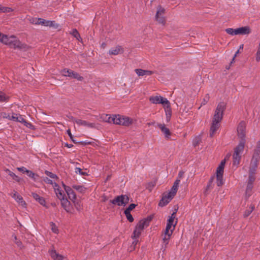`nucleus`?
Segmentation results:
<instances>
[{"label": "nucleus", "instance_id": "6e6d98bb", "mask_svg": "<svg viewBox=\"0 0 260 260\" xmlns=\"http://www.w3.org/2000/svg\"><path fill=\"white\" fill-rule=\"evenodd\" d=\"M183 176H184V172L180 171L179 172V173H178V177H177V179H180V182L181 181V179L183 177Z\"/></svg>", "mask_w": 260, "mask_h": 260}, {"label": "nucleus", "instance_id": "ea45409f", "mask_svg": "<svg viewBox=\"0 0 260 260\" xmlns=\"http://www.w3.org/2000/svg\"><path fill=\"white\" fill-rule=\"evenodd\" d=\"M225 31L227 34H228L230 35H232V36L237 35L236 28L233 29L232 28H228L225 29Z\"/></svg>", "mask_w": 260, "mask_h": 260}, {"label": "nucleus", "instance_id": "4c0bfd02", "mask_svg": "<svg viewBox=\"0 0 260 260\" xmlns=\"http://www.w3.org/2000/svg\"><path fill=\"white\" fill-rule=\"evenodd\" d=\"M43 180L44 182H45L47 184H51L52 185V186L53 187V185H54V184H57L55 181L54 180L47 177H44L43 179Z\"/></svg>", "mask_w": 260, "mask_h": 260}, {"label": "nucleus", "instance_id": "e433bc0d", "mask_svg": "<svg viewBox=\"0 0 260 260\" xmlns=\"http://www.w3.org/2000/svg\"><path fill=\"white\" fill-rule=\"evenodd\" d=\"M51 230L54 233L57 234L59 233L58 227L54 223L51 222L50 223Z\"/></svg>", "mask_w": 260, "mask_h": 260}, {"label": "nucleus", "instance_id": "bf43d9fd", "mask_svg": "<svg viewBox=\"0 0 260 260\" xmlns=\"http://www.w3.org/2000/svg\"><path fill=\"white\" fill-rule=\"evenodd\" d=\"M256 60L257 61L260 60V50H258L256 53Z\"/></svg>", "mask_w": 260, "mask_h": 260}, {"label": "nucleus", "instance_id": "e2e57ef3", "mask_svg": "<svg viewBox=\"0 0 260 260\" xmlns=\"http://www.w3.org/2000/svg\"><path fill=\"white\" fill-rule=\"evenodd\" d=\"M67 134H68L69 136L70 137V139H71L72 141H73V136H72V133H71V132L70 129H68L67 130Z\"/></svg>", "mask_w": 260, "mask_h": 260}, {"label": "nucleus", "instance_id": "4d7b16f0", "mask_svg": "<svg viewBox=\"0 0 260 260\" xmlns=\"http://www.w3.org/2000/svg\"><path fill=\"white\" fill-rule=\"evenodd\" d=\"M74 203L75 207L77 209V210H80L81 209V205L80 203H79L78 202L75 203V202Z\"/></svg>", "mask_w": 260, "mask_h": 260}, {"label": "nucleus", "instance_id": "412c9836", "mask_svg": "<svg viewBox=\"0 0 260 260\" xmlns=\"http://www.w3.org/2000/svg\"><path fill=\"white\" fill-rule=\"evenodd\" d=\"M157 126L160 129L161 132L165 135L167 139H169L171 136V132L164 124L158 123Z\"/></svg>", "mask_w": 260, "mask_h": 260}, {"label": "nucleus", "instance_id": "7ed1b4c3", "mask_svg": "<svg viewBox=\"0 0 260 260\" xmlns=\"http://www.w3.org/2000/svg\"><path fill=\"white\" fill-rule=\"evenodd\" d=\"M176 212H174L171 214V216L169 217V218L167 220L166 229L162 235L163 245L165 246V248L167 247V245L169 242V240L177 223V219L176 218Z\"/></svg>", "mask_w": 260, "mask_h": 260}, {"label": "nucleus", "instance_id": "7c9ffc66", "mask_svg": "<svg viewBox=\"0 0 260 260\" xmlns=\"http://www.w3.org/2000/svg\"><path fill=\"white\" fill-rule=\"evenodd\" d=\"M73 188L81 193H84L86 190V188L83 185H73Z\"/></svg>", "mask_w": 260, "mask_h": 260}, {"label": "nucleus", "instance_id": "a211bd4d", "mask_svg": "<svg viewBox=\"0 0 260 260\" xmlns=\"http://www.w3.org/2000/svg\"><path fill=\"white\" fill-rule=\"evenodd\" d=\"M251 30L249 26H246L236 28L237 35H245L250 34Z\"/></svg>", "mask_w": 260, "mask_h": 260}, {"label": "nucleus", "instance_id": "9b49d317", "mask_svg": "<svg viewBox=\"0 0 260 260\" xmlns=\"http://www.w3.org/2000/svg\"><path fill=\"white\" fill-rule=\"evenodd\" d=\"M149 101L153 104H161L162 106L168 104L169 102L166 98H164L160 95L151 96L149 99Z\"/></svg>", "mask_w": 260, "mask_h": 260}, {"label": "nucleus", "instance_id": "aec40b11", "mask_svg": "<svg viewBox=\"0 0 260 260\" xmlns=\"http://www.w3.org/2000/svg\"><path fill=\"white\" fill-rule=\"evenodd\" d=\"M53 188L58 199H62L63 197H65L64 191L59 187L57 184H54V185H53Z\"/></svg>", "mask_w": 260, "mask_h": 260}, {"label": "nucleus", "instance_id": "680f3d73", "mask_svg": "<svg viewBox=\"0 0 260 260\" xmlns=\"http://www.w3.org/2000/svg\"><path fill=\"white\" fill-rule=\"evenodd\" d=\"M134 239V240L133 242L132 246L134 247V249L135 247L136 246V245L137 244V243L138 242V240L137 239V238Z\"/></svg>", "mask_w": 260, "mask_h": 260}, {"label": "nucleus", "instance_id": "603ef678", "mask_svg": "<svg viewBox=\"0 0 260 260\" xmlns=\"http://www.w3.org/2000/svg\"><path fill=\"white\" fill-rule=\"evenodd\" d=\"M26 174L30 178L34 179V180H35V176H36V175L35 173H34L32 171H29V170H27V172H26Z\"/></svg>", "mask_w": 260, "mask_h": 260}, {"label": "nucleus", "instance_id": "052dcab7", "mask_svg": "<svg viewBox=\"0 0 260 260\" xmlns=\"http://www.w3.org/2000/svg\"><path fill=\"white\" fill-rule=\"evenodd\" d=\"M200 141V138H197L193 141V145L194 146H196L199 143V142Z\"/></svg>", "mask_w": 260, "mask_h": 260}, {"label": "nucleus", "instance_id": "423d86ee", "mask_svg": "<svg viewBox=\"0 0 260 260\" xmlns=\"http://www.w3.org/2000/svg\"><path fill=\"white\" fill-rule=\"evenodd\" d=\"M260 159V148H257L254 149L252 157L251 160L249 170L251 172L255 171L258 163Z\"/></svg>", "mask_w": 260, "mask_h": 260}, {"label": "nucleus", "instance_id": "09e8293b", "mask_svg": "<svg viewBox=\"0 0 260 260\" xmlns=\"http://www.w3.org/2000/svg\"><path fill=\"white\" fill-rule=\"evenodd\" d=\"M124 214L126 217L127 219L129 222H133L134 221V218L132 215H131V213L124 212Z\"/></svg>", "mask_w": 260, "mask_h": 260}, {"label": "nucleus", "instance_id": "c85d7f7f", "mask_svg": "<svg viewBox=\"0 0 260 260\" xmlns=\"http://www.w3.org/2000/svg\"><path fill=\"white\" fill-rule=\"evenodd\" d=\"M71 74V75H70L69 77L77 79L78 81H82L83 79V78L82 76H80V75L78 73L75 72L73 71H72Z\"/></svg>", "mask_w": 260, "mask_h": 260}, {"label": "nucleus", "instance_id": "864d4df0", "mask_svg": "<svg viewBox=\"0 0 260 260\" xmlns=\"http://www.w3.org/2000/svg\"><path fill=\"white\" fill-rule=\"evenodd\" d=\"M120 50H112L109 51V54L117 55L120 53Z\"/></svg>", "mask_w": 260, "mask_h": 260}, {"label": "nucleus", "instance_id": "f3484780", "mask_svg": "<svg viewBox=\"0 0 260 260\" xmlns=\"http://www.w3.org/2000/svg\"><path fill=\"white\" fill-rule=\"evenodd\" d=\"M61 204L63 209L68 213L72 212V207L70 202L64 197L62 199H60Z\"/></svg>", "mask_w": 260, "mask_h": 260}, {"label": "nucleus", "instance_id": "20e7f679", "mask_svg": "<svg viewBox=\"0 0 260 260\" xmlns=\"http://www.w3.org/2000/svg\"><path fill=\"white\" fill-rule=\"evenodd\" d=\"M0 42L14 48H25L22 44L15 36H8L0 32Z\"/></svg>", "mask_w": 260, "mask_h": 260}, {"label": "nucleus", "instance_id": "de8ad7c7", "mask_svg": "<svg viewBox=\"0 0 260 260\" xmlns=\"http://www.w3.org/2000/svg\"><path fill=\"white\" fill-rule=\"evenodd\" d=\"M239 53V50H237V51H236V52L234 54V56L233 57V58H232V61H231V63H230V64H232L233 63H234L235 62V58L236 57V56H237V55ZM230 66H226L225 67V69L226 70H229L230 68Z\"/></svg>", "mask_w": 260, "mask_h": 260}, {"label": "nucleus", "instance_id": "9d476101", "mask_svg": "<svg viewBox=\"0 0 260 260\" xmlns=\"http://www.w3.org/2000/svg\"><path fill=\"white\" fill-rule=\"evenodd\" d=\"M10 195L13 198L18 205L23 208H26L27 204L23 200L22 197L16 191L13 190Z\"/></svg>", "mask_w": 260, "mask_h": 260}, {"label": "nucleus", "instance_id": "cd10ccee", "mask_svg": "<svg viewBox=\"0 0 260 260\" xmlns=\"http://www.w3.org/2000/svg\"><path fill=\"white\" fill-rule=\"evenodd\" d=\"M5 171L15 181L18 182H19L21 181V178L10 170L7 169Z\"/></svg>", "mask_w": 260, "mask_h": 260}, {"label": "nucleus", "instance_id": "0e129e2a", "mask_svg": "<svg viewBox=\"0 0 260 260\" xmlns=\"http://www.w3.org/2000/svg\"><path fill=\"white\" fill-rule=\"evenodd\" d=\"M101 46L102 48H105L106 47V45L105 43H103L102 44Z\"/></svg>", "mask_w": 260, "mask_h": 260}, {"label": "nucleus", "instance_id": "a19ab883", "mask_svg": "<svg viewBox=\"0 0 260 260\" xmlns=\"http://www.w3.org/2000/svg\"><path fill=\"white\" fill-rule=\"evenodd\" d=\"M8 97L3 92L0 91V102H5L8 101Z\"/></svg>", "mask_w": 260, "mask_h": 260}, {"label": "nucleus", "instance_id": "f8f14e48", "mask_svg": "<svg viewBox=\"0 0 260 260\" xmlns=\"http://www.w3.org/2000/svg\"><path fill=\"white\" fill-rule=\"evenodd\" d=\"M238 136L239 138L241 139V141L244 140L246 134V123L244 121H241L239 123L237 127Z\"/></svg>", "mask_w": 260, "mask_h": 260}, {"label": "nucleus", "instance_id": "37998d69", "mask_svg": "<svg viewBox=\"0 0 260 260\" xmlns=\"http://www.w3.org/2000/svg\"><path fill=\"white\" fill-rule=\"evenodd\" d=\"M39 18L30 17L28 18V20L30 23L38 25Z\"/></svg>", "mask_w": 260, "mask_h": 260}, {"label": "nucleus", "instance_id": "338daca9", "mask_svg": "<svg viewBox=\"0 0 260 260\" xmlns=\"http://www.w3.org/2000/svg\"><path fill=\"white\" fill-rule=\"evenodd\" d=\"M243 47H244L243 44H241V45H240L239 49H243Z\"/></svg>", "mask_w": 260, "mask_h": 260}, {"label": "nucleus", "instance_id": "6e6552de", "mask_svg": "<svg viewBox=\"0 0 260 260\" xmlns=\"http://www.w3.org/2000/svg\"><path fill=\"white\" fill-rule=\"evenodd\" d=\"M129 198L127 195H120L115 197L113 200H111L110 202L113 205H116L118 206H125L128 203Z\"/></svg>", "mask_w": 260, "mask_h": 260}, {"label": "nucleus", "instance_id": "3c124183", "mask_svg": "<svg viewBox=\"0 0 260 260\" xmlns=\"http://www.w3.org/2000/svg\"><path fill=\"white\" fill-rule=\"evenodd\" d=\"M17 121L24 123L25 125H26V123H27V122L25 121V120L21 115H19L18 116V120H17Z\"/></svg>", "mask_w": 260, "mask_h": 260}, {"label": "nucleus", "instance_id": "79ce46f5", "mask_svg": "<svg viewBox=\"0 0 260 260\" xmlns=\"http://www.w3.org/2000/svg\"><path fill=\"white\" fill-rule=\"evenodd\" d=\"M72 71L71 70L64 69L61 71V73L64 76L70 77V75H71Z\"/></svg>", "mask_w": 260, "mask_h": 260}, {"label": "nucleus", "instance_id": "2eb2a0df", "mask_svg": "<svg viewBox=\"0 0 260 260\" xmlns=\"http://www.w3.org/2000/svg\"><path fill=\"white\" fill-rule=\"evenodd\" d=\"M173 198L170 196L168 193L165 192L163 194L162 199L159 203V206L160 207H164L167 205Z\"/></svg>", "mask_w": 260, "mask_h": 260}, {"label": "nucleus", "instance_id": "774afa93", "mask_svg": "<svg viewBox=\"0 0 260 260\" xmlns=\"http://www.w3.org/2000/svg\"><path fill=\"white\" fill-rule=\"evenodd\" d=\"M66 146L68 147V148H71L73 145L70 144V145H69L68 144H66Z\"/></svg>", "mask_w": 260, "mask_h": 260}, {"label": "nucleus", "instance_id": "72a5a7b5", "mask_svg": "<svg viewBox=\"0 0 260 260\" xmlns=\"http://www.w3.org/2000/svg\"><path fill=\"white\" fill-rule=\"evenodd\" d=\"M253 185L250 184H247L246 189V196L248 197H250L252 194V190Z\"/></svg>", "mask_w": 260, "mask_h": 260}, {"label": "nucleus", "instance_id": "0eeeda50", "mask_svg": "<svg viewBox=\"0 0 260 260\" xmlns=\"http://www.w3.org/2000/svg\"><path fill=\"white\" fill-rule=\"evenodd\" d=\"M225 161L226 158H224L216 170V184L218 186H220L223 184V173Z\"/></svg>", "mask_w": 260, "mask_h": 260}, {"label": "nucleus", "instance_id": "c9c22d12", "mask_svg": "<svg viewBox=\"0 0 260 260\" xmlns=\"http://www.w3.org/2000/svg\"><path fill=\"white\" fill-rule=\"evenodd\" d=\"M45 173L50 179L54 180V181H55V180H57L58 179V177H57V176L55 174H54L49 171H46Z\"/></svg>", "mask_w": 260, "mask_h": 260}, {"label": "nucleus", "instance_id": "f704fd0d", "mask_svg": "<svg viewBox=\"0 0 260 260\" xmlns=\"http://www.w3.org/2000/svg\"><path fill=\"white\" fill-rule=\"evenodd\" d=\"M71 34L78 41H82L80 35L76 29H74L71 32Z\"/></svg>", "mask_w": 260, "mask_h": 260}, {"label": "nucleus", "instance_id": "bb28decb", "mask_svg": "<svg viewBox=\"0 0 260 260\" xmlns=\"http://www.w3.org/2000/svg\"><path fill=\"white\" fill-rule=\"evenodd\" d=\"M40 24L46 26H51L53 25V22L51 21L46 20L42 18H39L38 25Z\"/></svg>", "mask_w": 260, "mask_h": 260}, {"label": "nucleus", "instance_id": "5fc2aeb1", "mask_svg": "<svg viewBox=\"0 0 260 260\" xmlns=\"http://www.w3.org/2000/svg\"><path fill=\"white\" fill-rule=\"evenodd\" d=\"M17 169L20 172H21L22 173H26L28 170L25 167H23L17 168Z\"/></svg>", "mask_w": 260, "mask_h": 260}, {"label": "nucleus", "instance_id": "473e14b6", "mask_svg": "<svg viewBox=\"0 0 260 260\" xmlns=\"http://www.w3.org/2000/svg\"><path fill=\"white\" fill-rule=\"evenodd\" d=\"M14 11V9L10 7H2L0 5V13H11Z\"/></svg>", "mask_w": 260, "mask_h": 260}, {"label": "nucleus", "instance_id": "4be33fe9", "mask_svg": "<svg viewBox=\"0 0 260 260\" xmlns=\"http://www.w3.org/2000/svg\"><path fill=\"white\" fill-rule=\"evenodd\" d=\"M50 254L54 260H67L66 257L59 254L55 250H51Z\"/></svg>", "mask_w": 260, "mask_h": 260}, {"label": "nucleus", "instance_id": "58836bf2", "mask_svg": "<svg viewBox=\"0 0 260 260\" xmlns=\"http://www.w3.org/2000/svg\"><path fill=\"white\" fill-rule=\"evenodd\" d=\"M18 115L17 114L13 113L12 115H8V116H6V118L10 120L17 121V120H18Z\"/></svg>", "mask_w": 260, "mask_h": 260}, {"label": "nucleus", "instance_id": "2f4dec72", "mask_svg": "<svg viewBox=\"0 0 260 260\" xmlns=\"http://www.w3.org/2000/svg\"><path fill=\"white\" fill-rule=\"evenodd\" d=\"M142 231V230H140L139 228H138V227L136 226V228L133 234L132 238H138L141 235Z\"/></svg>", "mask_w": 260, "mask_h": 260}, {"label": "nucleus", "instance_id": "f03ea898", "mask_svg": "<svg viewBox=\"0 0 260 260\" xmlns=\"http://www.w3.org/2000/svg\"><path fill=\"white\" fill-rule=\"evenodd\" d=\"M101 118L104 121L125 126H128L133 122L132 118L120 115L111 116L108 114H104L101 116Z\"/></svg>", "mask_w": 260, "mask_h": 260}, {"label": "nucleus", "instance_id": "4468645a", "mask_svg": "<svg viewBox=\"0 0 260 260\" xmlns=\"http://www.w3.org/2000/svg\"><path fill=\"white\" fill-rule=\"evenodd\" d=\"M72 119L74 122H75L79 125H81L89 128H93L95 127V123H90L85 120H83L81 119H78L73 118H72Z\"/></svg>", "mask_w": 260, "mask_h": 260}, {"label": "nucleus", "instance_id": "b1692460", "mask_svg": "<svg viewBox=\"0 0 260 260\" xmlns=\"http://www.w3.org/2000/svg\"><path fill=\"white\" fill-rule=\"evenodd\" d=\"M135 72L139 76H150L154 73V72L142 69H136Z\"/></svg>", "mask_w": 260, "mask_h": 260}, {"label": "nucleus", "instance_id": "49530a36", "mask_svg": "<svg viewBox=\"0 0 260 260\" xmlns=\"http://www.w3.org/2000/svg\"><path fill=\"white\" fill-rule=\"evenodd\" d=\"M75 172L77 174H79L81 175H87V173L85 172H83V170L80 168H75Z\"/></svg>", "mask_w": 260, "mask_h": 260}, {"label": "nucleus", "instance_id": "39448f33", "mask_svg": "<svg viewBox=\"0 0 260 260\" xmlns=\"http://www.w3.org/2000/svg\"><path fill=\"white\" fill-rule=\"evenodd\" d=\"M245 146V141H240L238 146L235 148L233 155V165L237 166L239 164L241 155L243 152Z\"/></svg>", "mask_w": 260, "mask_h": 260}, {"label": "nucleus", "instance_id": "13d9d810", "mask_svg": "<svg viewBox=\"0 0 260 260\" xmlns=\"http://www.w3.org/2000/svg\"><path fill=\"white\" fill-rule=\"evenodd\" d=\"M214 179V177H212V178H211L210 180V181H209V184L207 186V188H210V187H212V182H213V180Z\"/></svg>", "mask_w": 260, "mask_h": 260}, {"label": "nucleus", "instance_id": "5701e85b", "mask_svg": "<svg viewBox=\"0 0 260 260\" xmlns=\"http://www.w3.org/2000/svg\"><path fill=\"white\" fill-rule=\"evenodd\" d=\"M150 221V219L148 218L142 219L139 222L136 226L143 231L145 228L148 226Z\"/></svg>", "mask_w": 260, "mask_h": 260}, {"label": "nucleus", "instance_id": "8fccbe9b", "mask_svg": "<svg viewBox=\"0 0 260 260\" xmlns=\"http://www.w3.org/2000/svg\"><path fill=\"white\" fill-rule=\"evenodd\" d=\"M254 209V206H251L249 210L245 211L244 215L245 217L249 216Z\"/></svg>", "mask_w": 260, "mask_h": 260}, {"label": "nucleus", "instance_id": "69168bd1", "mask_svg": "<svg viewBox=\"0 0 260 260\" xmlns=\"http://www.w3.org/2000/svg\"><path fill=\"white\" fill-rule=\"evenodd\" d=\"M230 157V154L226 155V156L225 157V158H226V160H228L229 159Z\"/></svg>", "mask_w": 260, "mask_h": 260}, {"label": "nucleus", "instance_id": "ddd939ff", "mask_svg": "<svg viewBox=\"0 0 260 260\" xmlns=\"http://www.w3.org/2000/svg\"><path fill=\"white\" fill-rule=\"evenodd\" d=\"M64 190L66 191L69 198L73 202L76 199V195L73 190L69 186L66 185L63 183H62Z\"/></svg>", "mask_w": 260, "mask_h": 260}, {"label": "nucleus", "instance_id": "393cba45", "mask_svg": "<svg viewBox=\"0 0 260 260\" xmlns=\"http://www.w3.org/2000/svg\"><path fill=\"white\" fill-rule=\"evenodd\" d=\"M31 196L32 198L37 201H38L41 205L45 206L46 204V202L45 199L40 197L39 194L36 193L32 192L31 193Z\"/></svg>", "mask_w": 260, "mask_h": 260}, {"label": "nucleus", "instance_id": "a878e982", "mask_svg": "<svg viewBox=\"0 0 260 260\" xmlns=\"http://www.w3.org/2000/svg\"><path fill=\"white\" fill-rule=\"evenodd\" d=\"M163 107L165 109L166 117H171L172 114V110L170 102H168V104H166L165 105H164Z\"/></svg>", "mask_w": 260, "mask_h": 260}, {"label": "nucleus", "instance_id": "dca6fc26", "mask_svg": "<svg viewBox=\"0 0 260 260\" xmlns=\"http://www.w3.org/2000/svg\"><path fill=\"white\" fill-rule=\"evenodd\" d=\"M173 198L170 196L168 193L165 192L163 194L162 199L159 203V206L160 207H164L167 205Z\"/></svg>", "mask_w": 260, "mask_h": 260}, {"label": "nucleus", "instance_id": "f257e3e1", "mask_svg": "<svg viewBox=\"0 0 260 260\" xmlns=\"http://www.w3.org/2000/svg\"><path fill=\"white\" fill-rule=\"evenodd\" d=\"M226 108V104L223 102H220L215 111L214 116L212 120L211 125L210 129V136L213 137L216 131L220 126V122L222 119L223 114Z\"/></svg>", "mask_w": 260, "mask_h": 260}, {"label": "nucleus", "instance_id": "c756f323", "mask_svg": "<svg viewBox=\"0 0 260 260\" xmlns=\"http://www.w3.org/2000/svg\"><path fill=\"white\" fill-rule=\"evenodd\" d=\"M254 173L255 171L251 172V170H249V175L247 184H250V185H252L255 180Z\"/></svg>", "mask_w": 260, "mask_h": 260}, {"label": "nucleus", "instance_id": "c03bdc74", "mask_svg": "<svg viewBox=\"0 0 260 260\" xmlns=\"http://www.w3.org/2000/svg\"><path fill=\"white\" fill-rule=\"evenodd\" d=\"M210 99V96L209 94H206L204 98H203V100L201 103V105H206L209 101Z\"/></svg>", "mask_w": 260, "mask_h": 260}, {"label": "nucleus", "instance_id": "6ab92c4d", "mask_svg": "<svg viewBox=\"0 0 260 260\" xmlns=\"http://www.w3.org/2000/svg\"><path fill=\"white\" fill-rule=\"evenodd\" d=\"M179 184H180V179H176V180L174 182L173 185L170 191L169 192H167V193H168L170 196H171L173 198L176 195V194L177 193Z\"/></svg>", "mask_w": 260, "mask_h": 260}, {"label": "nucleus", "instance_id": "1a4fd4ad", "mask_svg": "<svg viewBox=\"0 0 260 260\" xmlns=\"http://www.w3.org/2000/svg\"><path fill=\"white\" fill-rule=\"evenodd\" d=\"M165 9L161 6H159L157 8L155 19L158 23L164 25L166 23V19L164 17Z\"/></svg>", "mask_w": 260, "mask_h": 260}, {"label": "nucleus", "instance_id": "a18cd8bd", "mask_svg": "<svg viewBox=\"0 0 260 260\" xmlns=\"http://www.w3.org/2000/svg\"><path fill=\"white\" fill-rule=\"evenodd\" d=\"M136 205L135 204H130L129 205V206L128 207V208H127L125 210L124 212L131 213V211L132 210H133L136 207Z\"/></svg>", "mask_w": 260, "mask_h": 260}]
</instances>
